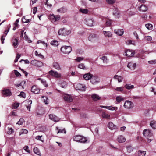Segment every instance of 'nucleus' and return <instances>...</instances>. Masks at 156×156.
Instances as JSON below:
<instances>
[{
  "label": "nucleus",
  "mask_w": 156,
  "mask_h": 156,
  "mask_svg": "<svg viewBox=\"0 0 156 156\" xmlns=\"http://www.w3.org/2000/svg\"><path fill=\"white\" fill-rule=\"evenodd\" d=\"M73 140L75 141L82 143H87V138L80 135L74 136Z\"/></svg>",
  "instance_id": "f257e3e1"
},
{
  "label": "nucleus",
  "mask_w": 156,
  "mask_h": 156,
  "mask_svg": "<svg viewBox=\"0 0 156 156\" xmlns=\"http://www.w3.org/2000/svg\"><path fill=\"white\" fill-rule=\"evenodd\" d=\"M61 51L64 54H68L71 51L72 48L70 46H63L61 48Z\"/></svg>",
  "instance_id": "f03ea898"
},
{
  "label": "nucleus",
  "mask_w": 156,
  "mask_h": 156,
  "mask_svg": "<svg viewBox=\"0 0 156 156\" xmlns=\"http://www.w3.org/2000/svg\"><path fill=\"white\" fill-rule=\"evenodd\" d=\"M85 23L88 26L92 27L94 26V20L90 18H87L84 20Z\"/></svg>",
  "instance_id": "7ed1b4c3"
},
{
  "label": "nucleus",
  "mask_w": 156,
  "mask_h": 156,
  "mask_svg": "<svg viewBox=\"0 0 156 156\" xmlns=\"http://www.w3.org/2000/svg\"><path fill=\"white\" fill-rule=\"evenodd\" d=\"M91 83L93 84H96L99 83L100 79L99 77L97 76H92L90 80Z\"/></svg>",
  "instance_id": "20e7f679"
},
{
  "label": "nucleus",
  "mask_w": 156,
  "mask_h": 156,
  "mask_svg": "<svg viewBox=\"0 0 156 156\" xmlns=\"http://www.w3.org/2000/svg\"><path fill=\"white\" fill-rule=\"evenodd\" d=\"M71 33L70 30H67L64 28H61L59 30L58 34L59 35L61 34L69 35Z\"/></svg>",
  "instance_id": "39448f33"
},
{
  "label": "nucleus",
  "mask_w": 156,
  "mask_h": 156,
  "mask_svg": "<svg viewBox=\"0 0 156 156\" xmlns=\"http://www.w3.org/2000/svg\"><path fill=\"white\" fill-rule=\"evenodd\" d=\"M49 72L50 75L55 78H60L61 77V73L56 71L51 70L49 71Z\"/></svg>",
  "instance_id": "423d86ee"
},
{
  "label": "nucleus",
  "mask_w": 156,
  "mask_h": 156,
  "mask_svg": "<svg viewBox=\"0 0 156 156\" xmlns=\"http://www.w3.org/2000/svg\"><path fill=\"white\" fill-rule=\"evenodd\" d=\"M74 86L76 90H79L81 91H85L86 90V87L84 85L79 83L75 84Z\"/></svg>",
  "instance_id": "0eeeda50"
},
{
  "label": "nucleus",
  "mask_w": 156,
  "mask_h": 156,
  "mask_svg": "<svg viewBox=\"0 0 156 156\" xmlns=\"http://www.w3.org/2000/svg\"><path fill=\"white\" fill-rule=\"evenodd\" d=\"M124 107L127 109H129L132 108L133 107V103L129 101H126L124 105Z\"/></svg>",
  "instance_id": "6e6552de"
},
{
  "label": "nucleus",
  "mask_w": 156,
  "mask_h": 156,
  "mask_svg": "<svg viewBox=\"0 0 156 156\" xmlns=\"http://www.w3.org/2000/svg\"><path fill=\"white\" fill-rule=\"evenodd\" d=\"M143 134L144 136L149 138L152 136L153 134L151 131L149 129H145L143 132Z\"/></svg>",
  "instance_id": "1a4fd4ad"
},
{
  "label": "nucleus",
  "mask_w": 156,
  "mask_h": 156,
  "mask_svg": "<svg viewBox=\"0 0 156 156\" xmlns=\"http://www.w3.org/2000/svg\"><path fill=\"white\" fill-rule=\"evenodd\" d=\"M63 98L65 101L68 102H71L73 101L72 98L69 95L66 94H64L63 95Z\"/></svg>",
  "instance_id": "9d476101"
},
{
  "label": "nucleus",
  "mask_w": 156,
  "mask_h": 156,
  "mask_svg": "<svg viewBox=\"0 0 156 156\" xmlns=\"http://www.w3.org/2000/svg\"><path fill=\"white\" fill-rule=\"evenodd\" d=\"M2 94L3 97L10 96L11 95L12 93L9 89H4L2 90Z\"/></svg>",
  "instance_id": "9b49d317"
},
{
  "label": "nucleus",
  "mask_w": 156,
  "mask_h": 156,
  "mask_svg": "<svg viewBox=\"0 0 156 156\" xmlns=\"http://www.w3.org/2000/svg\"><path fill=\"white\" fill-rule=\"evenodd\" d=\"M30 63L32 65L38 67L41 66L43 65V63L41 62L35 60H32L31 61Z\"/></svg>",
  "instance_id": "f8f14e48"
},
{
  "label": "nucleus",
  "mask_w": 156,
  "mask_h": 156,
  "mask_svg": "<svg viewBox=\"0 0 156 156\" xmlns=\"http://www.w3.org/2000/svg\"><path fill=\"white\" fill-rule=\"evenodd\" d=\"M49 17L51 22L54 23L57 21L58 20L60 19V16L58 15L55 16L54 15H50Z\"/></svg>",
  "instance_id": "ddd939ff"
},
{
  "label": "nucleus",
  "mask_w": 156,
  "mask_h": 156,
  "mask_svg": "<svg viewBox=\"0 0 156 156\" xmlns=\"http://www.w3.org/2000/svg\"><path fill=\"white\" fill-rule=\"evenodd\" d=\"M125 53L126 55L128 57H132L135 54L134 51L130 49L126 50Z\"/></svg>",
  "instance_id": "4468645a"
},
{
  "label": "nucleus",
  "mask_w": 156,
  "mask_h": 156,
  "mask_svg": "<svg viewBox=\"0 0 156 156\" xmlns=\"http://www.w3.org/2000/svg\"><path fill=\"white\" fill-rule=\"evenodd\" d=\"M136 66V63H133L132 62H129L127 66L131 70H134Z\"/></svg>",
  "instance_id": "2eb2a0df"
},
{
  "label": "nucleus",
  "mask_w": 156,
  "mask_h": 156,
  "mask_svg": "<svg viewBox=\"0 0 156 156\" xmlns=\"http://www.w3.org/2000/svg\"><path fill=\"white\" fill-rule=\"evenodd\" d=\"M117 140L119 143H123L125 142L126 139L125 137L122 135H119L118 136Z\"/></svg>",
  "instance_id": "dca6fc26"
},
{
  "label": "nucleus",
  "mask_w": 156,
  "mask_h": 156,
  "mask_svg": "<svg viewBox=\"0 0 156 156\" xmlns=\"http://www.w3.org/2000/svg\"><path fill=\"white\" fill-rule=\"evenodd\" d=\"M100 107L105 108L108 109L110 110H116L118 109L117 107H112V106H104L102 105H100Z\"/></svg>",
  "instance_id": "f3484780"
},
{
  "label": "nucleus",
  "mask_w": 156,
  "mask_h": 156,
  "mask_svg": "<svg viewBox=\"0 0 156 156\" xmlns=\"http://www.w3.org/2000/svg\"><path fill=\"white\" fill-rule=\"evenodd\" d=\"M50 119L55 122H58L59 120V119L55 115L53 114H50L49 115Z\"/></svg>",
  "instance_id": "a211bd4d"
},
{
  "label": "nucleus",
  "mask_w": 156,
  "mask_h": 156,
  "mask_svg": "<svg viewBox=\"0 0 156 156\" xmlns=\"http://www.w3.org/2000/svg\"><path fill=\"white\" fill-rule=\"evenodd\" d=\"M148 9V7L145 5L142 4L139 7L138 10L139 11L143 12H146Z\"/></svg>",
  "instance_id": "6ab92c4d"
},
{
  "label": "nucleus",
  "mask_w": 156,
  "mask_h": 156,
  "mask_svg": "<svg viewBox=\"0 0 156 156\" xmlns=\"http://www.w3.org/2000/svg\"><path fill=\"white\" fill-rule=\"evenodd\" d=\"M31 91L35 94H37L40 91V89L37 86L34 85L31 88Z\"/></svg>",
  "instance_id": "aec40b11"
},
{
  "label": "nucleus",
  "mask_w": 156,
  "mask_h": 156,
  "mask_svg": "<svg viewBox=\"0 0 156 156\" xmlns=\"http://www.w3.org/2000/svg\"><path fill=\"white\" fill-rule=\"evenodd\" d=\"M114 31L115 34L119 36H122L124 33L123 29H116Z\"/></svg>",
  "instance_id": "412c9836"
},
{
  "label": "nucleus",
  "mask_w": 156,
  "mask_h": 156,
  "mask_svg": "<svg viewBox=\"0 0 156 156\" xmlns=\"http://www.w3.org/2000/svg\"><path fill=\"white\" fill-rule=\"evenodd\" d=\"M108 126L111 130L115 129L117 128L116 126L112 122H109L108 125Z\"/></svg>",
  "instance_id": "4be33fe9"
},
{
  "label": "nucleus",
  "mask_w": 156,
  "mask_h": 156,
  "mask_svg": "<svg viewBox=\"0 0 156 156\" xmlns=\"http://www.w3.org/2000/svg\"><path fill=\"white\" fill-rule=\"evenodd\" d=\"M150 125L154 129H156V121L153 120L151 121L150 123Z\"/></svg>",
  "instance_id": "5701e85b"
},
{
  "label": "nucleus",
  "mask_w": 156,
  "mask_h": 156,
  "mask_svg": "<svg viewBox=\"0 0 156 156\" xmlns=\"http://www.w3.org/2000/svg\"><path fill=\"white\" fill-rule=\"evenodd\" d=\"M96 38V35L94 34H90L88 37V40L91 41H94Z\"/></svg>",
  "instance_id": "b1692460"
},
{
  "label": "nucleus",
  "mask_w": 156,
  "mask_h": 156,
  "mask_svg": "<svg viewBox=\"0 0 156 156\" xmlns=\"http://www.w3.org/2000/svg\"><path fill=\"white\" fill-rule=\"evenodd\" d=\"M92 99L94 101H96L100 99L101 97L96 94H94L91 96Z\"/></svg>",
  "instance_id": "393cba45"
},
{
  "label": "nucleus",
  "mask_w": 156,
  "mask_h": 156,
  "mask_svg": "<svg viewBox=\"0 0 156 156\" xmlns=\"http://www.w3.org/2000/svg\"><path fill=\"white\" fill-rule=\"evenodd\" d=\"M92 76V75L90 73H87L84 75L83 76V78L86 80H88L91 79Z\"/></svg>",
  "instance_id": "a878e982"
},
{
  "label": "nucleus",
  "mask_w": 156,
  "mask_h": 156,
  "mask_svg": "<svg viewBox=\"0 0 156 156\" xmlns=\"http://www.w3.org/2000/svg\"><path fill=\"white\" fill-rule=\"evenodd\" d=\"M53 66L54 67L58 70H60L61 69L59 64L57 62H54Z\"/></svg>",
  "instance_id": "bb28decb"
},
{
  "label": "nucleus",
  "mask_w": 156,
  "mask_h": 156,
  "mask_svg": "<svg viewBox=\"0 0 156 156\" xmlns=\"http://www.w3.org/2000/svg\"><path fill=\"white\" fill-rule=\"evenodd\" d=\"M12 43L13 46L16 48L18 45V40L16 38L13 39L12 41Z\"/></svg>",
  "instance_id": "cd10ccee"
},
{
  "label": "nucleus",
  "mask_w": 156,
  "mask_h": 156,
  "mask_svg": "<svg viewBox=\"0 0 156 156\" xmlns=\"http://www.w3.org/2000/svg\"><path fill=\"white\" fill-rule=\"evenodd\" d=\"M114 78L117 80L119 83L122 82L123 79V78L122 76L117 75H115L114 77Z\"/></svg>",
  "instance_id": "c85d7f7f"
},
{
  "label": "nucleus",
  "mask_w": 156,
  "mask_h": 156,
  "mask_svg": "<svg viewBox=\"0 0 156 156\" xmlns=\"http://www.w3.org/2000/svg\"><path fill=\"white\" fill-rule=\"evenodd\" d=\"M102 117L103 118L109 119L110 115L105 112H103L102 114Z\"/></svg>",
  "instance_id": "c756f323"
},
{
  "label": "nucleus",
  "mask_w": 156,
  "mask_h": 156,
  "mask_svg": "<svg viewBox=\"0 0 156 156\" xmlns=\"http://www.w3.org/2000/svg\"><path fill=\"white\" fill-rule=\"evenodd\" d=\"M124 99L123 98L120 96H117L116 98V101L118 103H120Z\"/></svg>",
  "instance_id": "7c9ffc66"
},
{
  "label": "nucleus",
  "mask_w": 156,
  "mask_h": 156,
  "mask_svg": "<svg viewBox=\"0 0 156 156\" xmlns=\"http://www.w3.org/2000/svg\"><path fill=\"white\" fill-rule=\"evenodd\" d=\"M34 152L38 155H41V153L38 149L36 147H35L34 148Z\"/></svg>",
  "instance_id": "2f4dec72"
},
{
  "label": "nucleus",
  "mask_w": 156,
  "mask_h": 156,
  "mask_svg": "<svg viewBox=\"0 0 156 156\" xmlns=\"http://www.w3.org/2000/svg\"><path fill=\"white\" fill-rule=\"evenodd\" d=\"M103 32L105 36L107 37H110L112 36L111 32L110 31H104Z\"/></svg>",
  "instance_id": "473e14b6"
},
{
  "label": "nucleus",
  "mask_w": 156,
  "mask_h": 156,
  "mask_svg": "<svg viewBox=\"0 0 156 156\" xmlns=\"http://www.w3.org/2000/svg\"><path fill=\"white\" fill-rule=\"evenodd\" d=\"M125 87L126 89L128 90H130L134 88V87L133 85L126 84Z\"/></svg>",
  "instance_id": "72a5a7b5"
},
{
  "label": "nucleus",
  "mask_w": 156,
  "mask_h": 156,
  "mask_svg": "<svg viewBox=\"0 0 156 156\" xmlns=\"http://www.w3.org/2000/svg\"><path fill=\"white\" fill-rule=\"evenodd\" d=\"M113 14L115 16H118L120 14V12L118 9H116L114 10Z\"/></svg>",
  "instance_id": "f704fd0d"
},
{
  "label": "nucleus",
  "mask_w": 156,
  "mask_h": 156,
  "mask_svg": "<svg viewBox=\"0 0 156 156\" xmlns=\"http://www.w3.org/2000/svg\"><path fill=\"white\" fill-rule=\"evenodd\" d=\"M56 130H58V132H57V133H66V131L64 129H59L58 127H57L56 128Z\"/></svg>",
  "instance_id": "c9c22d12"
},
{
  "label": "nucleus",
  "mask_w": 156,
  "mask_h": 156,
  "mask_svg": "<svg viewBox=\"0 0 156 156\" xmlns=\"http://www.w3.org/2000/svg\"><path fill=\"white\" fill-rule=\"evenodd\" d=\"M39 80H40L42 83L45 86V87H47L48 86V85L46 81L44 80H43L41 78L38 79Z\"/></svg>",
  "instance_id": "e433bc0d"
},
{
  "label": "nucleus",
  "mask_w": 156,
  "mask_h": 156,
  "mask_svg": "<svg viewBox=\"0 0 156 156\" xmlns=\"http://www.w3.org/2000/svg\"><path fill=\"white\" fill-rule=\"evenodd\" d=\"M51 44L55 46H57L58 45V43L57 41L54 40L51 42Z\"/></svg>",
  "instance_id": "4c0bfd02"
},
{
  "label": "nucleus",
  "mask_w": 156,
  "mask_h": 156,
  "mask_svg": "<svg viewBox=\"0 0 156 156\" xmlns=\"http://www.w3.org/2000/svg\"><path fill=\"white\" fill-rule=\"evenodd\" d=\"M105 20L106 21V24L107 26H110L112 23V20L108 18H106Z\"/></svg>",
  "instance_id": "58836bf2"
},
{
  "label": "nucleus",
  "mask_w": 156,
  "mask_h": 156,
  "mask_svg": "<svg viewBox=\"0 0 156 156\" xmlns=\"http://www.w3.org/2000/svg\"><path fill=\"white\" fill-rule=\"evenodd\" d=\"M57 12L62 13H65L66 12V9L64 8H61L57 10Z\"/></svg>",
  "instance_id": "ea45409f"
},
{
  "label": "nucleus",
  "mask_w": 156,
  "mask_h": 156,
  "mask_svg": "<svg viewBox=\"0 0 156 156\" xmlns=\"http://www.w3.org/2000/svg\"><path fill=\"white\" fill-rule=\"evenodd\" d=\"M28 105H27L26 106L27 109L29 110V111H30V108L31 107V105L32 103V101L31 100H29L28 101Z\"/></svg>",
  "instance_id": "a19ab883"
},
{
  "label": "nucleus",
  "mask_w": 156,
  "mask_h": 156,
  "mask_svg": "<svg viewBox=\"0 0 156 156\" xmlns=\"http://www.w3.org/2000/svg\"><path fill=\"white\" fill-rule=\"evenodd\" d=\"M14 132V130L11 127H8L7 133L9 134H11Z\"/></svg>",
  "instance_id": "79ce46f5"
},
{
  "label": "nucleus",
  "mask_w": 156,
  "mask_h": 156,
  "mask_svg": "<svg viewBox=\"0 0 156 156\" xmlns=\"http://www.w3.org/2000/svg\"><path fill=\"white\" fill-rule=\"evenodd\" d=\"M78 67L79 68L83 69H86V67L85 66L84 64L83 63L80 64L78 66Z\"/></svg>",
  "instance_id": "37998d69"
},
{
  "label": "nucleus",
  "mask_w": 156,
  "mask_h": 156,
  "mask_svg": "<svg viewBox=\"0 0 156 156\" xmlns=\"http://www.w3.org/2000/svg\"><path fill=\"white\" fill-rule=\"evenodd\" d=\"M138 153L139 155V156H144L146 154V151H140Z\"/></svg>",
  "instance_id": "c03bdc74"
},
{
  "label": "nucleus",
  "mask_w": 156,
  "mask_h": 156,
  "mask_svg": "<svg viewBox=\"0 0 156 156\" xmlns=\"http://www.w3.org/2000/svg\"><path fill=\"white\" fill-rule=\"evenodd\" d=\"M126 148L127 151L129 153L133 151V148L132 147L131 145H129L127 146Z\"/></svg>",
  "instance_id": "a18cd8bd"
},
{
  "label": "nucleus",
  "mask_w": 156,
  "mask_h": 156,
  "mask_svg": "<svg viewBox=\"0 0 156 156\" xmlns=\"http://www.w3.org/2000/svg\"><path fill=\"white\" fill-rule=\"evenodd\" d=\"M146 28L149 30H151L152 29L153 26L151 24H147L145 25Z\"/></svg>",
  "instance_id": "49530a36"
},
{
  "label": "nucleus",
  "mask_w": 156,
  "mask_h": 156,
  "mask_svg": "<svg viewBox=\"0 0 156 156\" xmlns=\"http://www.w3.org/2000/svg\"><path fill=\"white\" fill-rule=\"evenodd\" d=\"M88 10L87 9H80V11L83 13L86 14L88 12Z\"/></svg>",
  "instance_id": "de8ad7c7"
},
{
  "label": "nucleus",
  "mask_w": 156,
  "mask_h": 156,
  "mask_svg": "<svg viewBox=\"0 0 156 156\" xmlns=\"http://www.w3.org/2000/svg\"><path fill=\"white\" fill-rule=\"evenodd\" d=\"M127 44L128 45L133 44L135 45V41H132L131 40H128L127 42Z\"/></svg>",
  "instance_id": "09e8293b"
},
{
  "label": "nucleus",
  "mask_w": 156,
  "mask_h": 156,
  "mask_svg": "<svg viewBox=\"0 0 156 156\" xmlns=\"http://www.w3.org/2000/svg\"><path fill=\"white\" fill-rule=\"evenodd\" d=\"M24 122V119L23 118H20V120L16 123L17 124L19 125H21L23 124V122Z\"/></svg>",
  "instance_id": "8fccbe9b"
},
{
  "label": "nucleus",
  "mask_w": 156,
  "mask_h": 156,
  "mask_svg": "<svg viewBox=\"0 0 156 156\" xmlns=\"http://www.w3.org/2000/svg\"><path fill=\"white\" fill-rule=\"evenodd\" d=\"M106 1L108 4H113L115 2V0H106Z\"/></svg>",
  "instance_id": "3c124183"
},
{
  "label": "nucleus",
  "mask_w": 156,
  "mask_h": 156,
  "mask_svg": "<svg viewBox=\"0 0 156 156\" xmlns=\"http://www.w3.org/2000/svg\"><path fill=\"white\" fill-rule=\"evenodd\" d=\"M28 146H26L23 147V149L25 150V151L29 153H30V151L28 149Z\"/></svg>",
  "instance_id": "603ef678"
},
{
  "label": "nucleus",
  "mask_w": 156,
  "mask_h": 156,
  "mask_svg": "<svg viewBox=\"0 0 156 156\" xmlns=\"http://www.w3.org/2000/svg\"><path fill=\"white\" fill-rule=\"evenodd\" d=\"M115 90L118 91L122 92L123 91V88L122 87H117L115 88Z\"/></svg>",
  "instance_id": "864d4df0"
},
{
  "label": "nucleus",
  "mask_w": 156,
  "mask_h": 156,
  "mask_svg": "<svg viewBox=\"0 0 156 156\" xmlns=\"http://www.w3.org/2000/svg\"><path fill=\"white\" fill-rule=\"evenodd\" d=\"M83 57H77V58L75 59V60L78 62H79L80 61L83 60Z\"/></svg>",
  "instance_id": "5fc2aeb1"
},
{
  "label": "nucleus",
  "mask_w": 156,
  "mask_h": 156,
  "mask_svg": "<svg viewBox=\"0 0 156 156\" xmlns=\"http://www.w3.org/2000/svg\"><path fill=\"white\" fill-rule=\"evenodd\" d=\"M19 106V104L18 103H15L12 105V108L14 109L16 108Z\"/></svg>",
  "instance_id": "6e6d98bb"
},
{
  "label": "nucleus",
  "mask_w": 156,
  "mask_h": 156,
  "mask_svg": "<svg viewBox=\"0 0 156 156\" xmlns=\"http://www.w3.org/2000/svg\"><path fill=\"white\" fill-rule=\"evenodd\" d=\"M20 54H17L16 58L14 60L15 63H16L18 61V59L20 58Z\"/></svg>",
  "instance_id": "4d7b16f0"
},
{
  "label": "nucleus",
  "mask_w": 156,
  "mask_h": 156,
  "mask_svg": "<svg viewBox=\"0 0 156 156\" xmlns=\"http://www.w3.org/2000/svg\"><path fill=\"white\" fill-rule=\"evenodd\" d=\"M42 98H44V101L45 103L46 104H48V102L47 101L48 98L46 97H44V96H42Z\"/></svg>",
  "instance_id": "13d9d810"
},
{
  "label": "nucleus",
  "mask_w": 156,
  "mask_h": 156,
  "mask_svg": "<svg viewBox=\"0 0 156 156\" xmlns=\"http://www.w3.org/2000/svg\"><path fill=\"white\" fill-rule=\"evenodd\" d=\"M101 59L103 60L104 62H106L107 60V58L106 56H103L101 58Z\"/></svg>",
  "instance_id": "bf43d9fd"
},
{
  "label": "nucleus",
  "mask_w": 156,
  "mask_h": 156,
  "mask_svg": "<svg viewBox=\"0 0 156 156\" xmlns=\"http://www.w3.org/2000/svg\"><path fill=\"white\" fill-rule=\"evenodd\" d=\"M6 35H2L1 37V40L2 44H3L4 43V41L5 38V37H6Z\"/></svg>",
  "instance_id": "052dcab7"
},
{
  "label": "nucleus",
  "mask_w": 156,
  "mask_h": 156,
  "mask_svg": "<svg viewBox=\"0 0 156 156\" xmlns=\"http://www.w3.org/2000/svg\"><path fill=\"white\" fill-rule=\"evenodd\" d=\"M148 62L150 64H155L156 63V60H152L150 61H148Z\"/></svg>",
  "instance_id": "680f3d73"
},
{
  "label": "nucleus",
  "mask_w": 156,
  "mask_h": 156,
  "mask_svg": "<svg viewBox=\"0 0 156 156\" xmlns=\"http://www.w3.org/2000/svg\"><path fill=\"white\" fill-rule=\"evenodd\" d=\"M28 132V131L27 130L23 129L21 130V134H27V133Z\"/></svg>",
  "instance_id": "e2e57ef3"
},
{
  "label": "nucleus",
  "mask_w": 156,
  "mask_h": 156,
  "mask_svg": "<svg viewBox=\"0 0 156 156\" xmlns=\"http://www.w3.org/2000/svg\"><path fill=\"white\" fill-rule=\"evenodd\" d=\"M61 86L62 88H66V83L65 82H63L61 84Z\"/></svg>",
  "instance_id": "0e129e2a"
},
{
  "label": "nucleus",
  "mask_w": 156,
  "mask_h": 156,
  "mask_svg": "<svg viewBox=\"0 0 156 156\" xmlns=\"http://www.w3.org/2000/svg\"><path fill=\"white\" fill-rule=\"evenodd\" d=\"M145 38L147 41H150L152 40V37L151 36H147L145 37Z\"/></svg>",
  "instance_id": "69168bd1"
},
{
  "label": "nucleus",
  "mask_w": 156,
  "mask_h": 156,
  "mask_svg": "<svg viewBox=\"0 0 156 156\" xmlns=\"http://www.w3.org/2000/svg\"><path fill=\"white\" fill-rule=\"evenodd\" d=\"M20 95L24 98L26 97L25 94L23 92H20Z\"/></svg>",
  "instance_id": "338daca9"
},
{
  "label": "nucleus",
  "mask_w": 156,
  "mask_h": 156,
  "mask_svg": "<svg viewBox=\"0 0 156 156\" xmlns=\"http://www.w3.org/2000/svg\"><path fill=\"white\" fill-rule=\"evenodd\" d=\"M133 34L134 35V36L135 37H136V39H139L138 35L137 33L136 32V31L134 32Z\"/></svg>",
  "instance_id": "774afa93"
}]
</instances>
